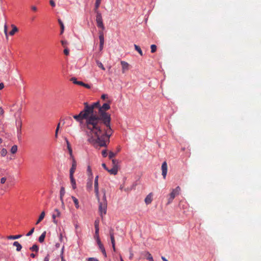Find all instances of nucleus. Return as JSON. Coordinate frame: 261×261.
Listing matches in <instances>:
<instances>
[{"label": "nucleus", "instance_id": "obj_1", "mask_svg": "<svg viewBox=\"0 0 261 261\" xmlns=\"http://www.w3.org/2000/svg\"><path fill=\"white\" fill-rule=\"evenodd\" d=\"M110 109L109 103H105L102 106H100L98 111L99 121L96 122V130H111L110 123L111 121V115L107 112Z\"/></svg>", "mask_w": 261, "mask_h": 261}, {"label": "nucleus", "instance_id": "obj_2", "mask_svg": "<svg viewBox=\"0 0 261 261\" xmlns=\"http://www.w3.org/2000/svg\"><path fill=\"white\" fill-rule=\"evenodd\" d=\"M88 141L93 145L98 144L100 147H106L110 141L111 135L107 132H87Z\"/></svg>", "mask_w": 261, "mask_h": 261}, {"label": "nucleus", "instance_id": "obj_3", "mask_svg": "<svg viewBox=\"0 0 261 261\" xmlns=\"http://www.w3.org/2000/svg\"><path fill=\"white\" fill-rule=\"evenodd\" d=\"M94 187L95 195L99 203L98 210L101 216L102 217L103 215H105L107 213L108 202L106 198V191L105 189H102L101 190L103 196L101 199L99 198L98 175L95 178Z\"/></svg>", "mask_w": 261, "mask_h": 261}, {"label": "nucleus", "instance_id": "obj_4", "mask_svg": "<svg viewBox=\"0 0 261 261\" xmlns=\"http://www.w3.org/2000/svg\"><path fill=\"white\" fill-rule=\"evenodd\" d=\"M84 109L86 112L90 116L88 119L89 124L92 125L96 124V122L99 121V117L97 116L98 112H96L94 109L97 108L98 110H99L100 106L99 101L93 103L91 105H89L87 102H84Z\"/></svg>", "mask_w": 261, "mask_h": 261}, {"label": "nucleus", "instance_id": "obj_5", "mask_svg": "<svg viewBox=\"0 0 261 261\" xmlns=\"http://www.w3.org/2000/svg\"><path fill=\"white\" fill-rule=\"evenodd\" d=\"M89 117L90 116L88 115L87 113L86 112L84 109L83 111L80 112L79 114L73 116V118L77 122H79L81 125H83L89 130H96V129H97L96 125H92L88 123Z\"/></svg>", "mask_w": 261, "mask_h": 261}, {"label": "nucleus", "instance_id": "obj_6", "mask_svg": "<svg viewBox=\"0 0 261 261\" xmlns=\"http://www.w3.org/2000/svg\"><path fill=\"white\" fill-rule=\"evenodd\" d=\"M96 14V21L98 28L101 29L103 31L105 30V26L102 21V18L101 13L99 11L95 12Z\"/></svg>", "mask_w": 261, "mask_h": 261}, {"label": "nucleus", "instance_id": "obj_7", "mask_svg": "<svg viewBox=\"0 0 261 261\" xmlns=\"http://www.w3.org/2000/svg\"><path fill=\"white\" fill-rule=\"evenodd\" d=\"M61 216V213L59 211V210H58V208L55 209L54 211L53 212V214L52 215V219H53V222L55 224H57L58 221L56 220V218H60Z\"/></svg>", "mask_w": 261, "mask_h": 261}, {"label": "nucleus", "instance_id": "obj_8", "mask_svg": "<svg viewBox=\"0 0 261 261\" xmlns=\"http://www.w3.org/2000/svg\"><path fill=\"white\" fill-rule=\"evenodd\" d=\"M99 50L101 51L103 48V45L105 42L104 36L103 31L99 32Z\"/></svg>", "mask_w": 261, "mask_h": 261}, {"label": "nucleus", "instance_id": "obj_9", "mask_svg": "<svg viewBox=\"0 0 261 261\" xmlns=\"http://www.w3.org/2000/svg\"><path fill=\"white\" fill-rule=\"evenodd\" d=\"M168 170V166L166 162H164L162 165V174L164 179L166 178Z\"/></svg>", "mask_w": 261, "mask_h": 261}, {"label": "nucleus", "instance_id": "obj_10", "mask_svg": "<svg viewBox=\"0 0 261 261\" xmlns=\"http://www.w3.org/2000/svg\"><path fill=\"white\" fill-rule=\"evenodd\" d=\"M180 191V188L179 186H177L175 189H172L169 196H171V198H174L176 195H179Z\"/></svg>", "mask_w": 261, "mask_h": 261}, {"label": "nucleus", "instance_id": "obj_11", "mask_svg": "<svg viewBox=\"0 0 261 261\" xmlns=\"http://www.w3.org/2000/svg\"><path fill=\"white\" fill-rule=\"evenodd\" d=\"M120 63L122 66V72L124 73L129 70V65L127 62L124 61H121Z\"/></svg>", "mask_w": 261, "mask_h": 261}, {"label": "nucleus", "instance_id": "obj_12", "mask_svg": "<svg viewBox=\"0 0 261 261\" xmlns=\"http://www.w3.org/2000/svg\"><path fill=\"white\" fill-rule=\"evenodd\" d=\"M76 162L74 158L72 159V163L71 168L70 169V174L69 175H73L76 170Z\"/></svg>", "mask_w": 261, "mask_h": 261}, {"label": "nucleus", "instance_id": "obj_13", "mask_svg": "<svg viewBox=\"0 0 261 261\" xmlns=\"http://www.w3.org/2000/svg\"><path fill=\"white\" fill-rule=\"evenodd\" d=\"M118 171V167H113V168L111 169H109L107 170L112 175H116L117 174Z\"/></svg>", "mask_w": 261, "mask_h": 261}, {"label": "nucleus", "instance_id": "obj_14", "mask_svg": "<svg viewBox=\"0 0 261 261\" xmlns=\"http://www.w3.org/2000/svg\"><path fill=\"white\" fill-rule=\"evenodd\" d=\"M152 200V194L150 193L145 198V202L146 204H149L151 203Z\"/></svg>", "mask_w": 261, "mask_h": 261}, {"label": "nucleus", "instance_id": "obj_15", "mask_svg": "<svg viewBox=\"0 0 261 261\" xmlns=\"http://www.w3.org/2000/svg\"><path fill=\"white\" fill-rule=\"evenodd\" d=\"M143 254L144 256L146 257L148 260L149 261H153V257L149 252L145 251L143 253Z\"/></svg>", "mask_w": 261, "mask_h": 261}, {"label": "nucleus", "instance_id": "obj_16", "mask_svg": "<svg viewBox=\"0 0 261 261\" xmlns=\"http://www.w3.org/2000/svg\"><path fill=\"white\" fill-rule=\"evenodd\" d=\"M11 27L12 30L9 32V35L13 36L16 32L18 31V29L14 24H11Z\"/></svg>", "mask_w": 261, "mask_h": 261}, {"label": "nucleus", "instance_id": "obj_17", "mask_svg": "<svg viewBox=\"0 0 261 261\" xmlns=\"http://www.w3.org/2000/svg\"><path fill=\"white\" fill-rule=\"evenodd\" d=\"M14 246L16 247V251H20L22 248V246L21 244L17 241H15L13 244Z\"/></svg>", "mask_w": 261, "mask_h": 261}, {"label": "nucleus", "instance_id": "obj_18", "mask_svg": "<svg viewBox=\"0 0 261 261\" xmlns=\"http://www.w3.org/2000/svg\"><path fill=\"white\" fill-rule=\"evenodd\" d=\"M69 176H70V181H71V184L72 186V188L73 189H75L76 188L75 180L74 179L73 175H69Z\"/></svg>", "mask_w": 261, "mask_h": 261}, {"label": "nucleus", "instance_id": "obj_19", "mask_svg": "<svg viewBox=\"0 0 261 261\" xmlns=\"http://www.w3.org/2000/svg\"><path fill=\"white\" fill-rule=\"evenodd\" d=\"M101 0H96L95 3L94 12L99 11L98 8L100 5Z\"/></svg>", "mask_w": 261, "mask_h": 261}, {"label": "nucleus", "instance_id": "obj_20", "mask_svg": "<svg viewBox=\"0 0 261 261\" xmlns=\"http://www.w3.org/2000/svg\"><path fill=\"white\" fill-rule=\"evenodd\" d=\"M45 212L44 211H43L41 213L37 221L36 222V224H38V223H39L44 219V218L45 217Z\"/></svg>", "mask_w": 261, "mask_h": 261}, {"label": "nucleus", "instance_id": "obj_21", "mask_svg": "<svg viewBox=\"0 0 261 261\" xmlns=\"http://www.w3.org/2000/svg\"><path fill=\"white\" fill-rule=\"evenodd\" d=\"M71 81L74 84L76 85H79L80 86H82L83 82L82 81H77L75 77H72L71 79Z\"/></svg>", "mask_w": 261, "mask_h": 261}, {"label": "nucleus", "instance_id": "obj_22", "mask_svg": "<svg viewBox=\"0 0 261 261\" xmlns=\"http://www.w3.org/2000/svg\"><path fill=\"white\" fill-rule=\"evenodd\" d=\"M92 188V180H89L87 182L86 188L88 191H91Z\"/></svg>", "mask_w": 261, "mask_h": 261}, {"label": "nucleus", "instance_id": "obj_23", "mask_svg": "<svg viewBox=\"0 0 261 261\" xmlns=\"http://www.w3.org/2000/svg\"><path fill=\"white\" fill-rule=\"evenodd\" d=\"M22 237V235L18 234V235H15V236H9L7 237V239L9 240H15L19 239Z\"/></svg>", "mask_w": 261, "mask_h": 261}, {"label": "nucleus", "instance_id": "obj_24", "mask_svg": "<svg viewBox=\"0 0 261 261\" xmlns=\"http://www.w3.org/2000/svg\"><path fill=\"white\" fill-rule=\"evenodd\" d=\"M65 194V190L64 187H61L60 190V200L62 201V199H63V197Z\"/></svg>", "mask_w": 261, "mask_h": 261}, {"label": "nucleus", "instance_id": "obj_25", "mask_svg": "<svg viewBox=\"0 0 261 261\" xmlns=\"http://www.w3.org/2000/svg\"><path fill=\"white\" fill-rule=\"evenodd\" d=\"M71 198L74 203L75 207L76 208H79L80 206H79V204L78 199L74 196H72Z\"/></svg>", "mask_w": 261, "mask_h": 261}, {"label": "nucleus", "instance_id": "obj_26", "mask_svg": "<svg viewBox=\"0 0 261 261\" xmlns=\"http://www.w3.org/2000/svg\"><path fill=\"white\" fill-rule=\"evenodd\" d=\"M110 239H111V243L112 245V247H113V250H114V251H115L116 249H115V241L114 236H111Z\"/></svg>", "mask_w": 261, "mask_h": 261}, {"label": "nucleus", "instance_id": "obj_27", "mask_svg": "<svg viewBox=\"0 0 261 261\" xmlns=\"http://www.w3.org/2000/svg\"><path fill=\"white\" fill-rule=\"evenodd\" d=\"M46 235V232L44 231L39 238V241L40 243H42L44 241V239Z\"/></svg>", "mask_w": 261, "mask_h": 261}, {"label": "nucleus", "instance_id": "obj_28", "mask_svg": "<svg viewBox=\"0 0 261 261\" xmlns=\"http://www.w3.org/2000/svg\"><path fill=\"white\" fill-rule=\"evenodd\" d=\"M18 149L17 146L16 145H13L11 149V152L12 154H15L17 152Z\"/></svg>", "mask_w": 261, "mask_h": 261}, {"label": "nucleus", "instance_id": "obj_29", "mask_svg": "<svg viewBox=\"0 0 261 261\" xmlns=\"http://www.w3.org/2000/svg\"><path fill=\"white\" fill-rule=\"evenodd\" d=\"M30 249L32 251L38 252L39 250V247L36 244H34L32 247H30Z\"/></svg>", "mask_w": 261, "mask_h": 261}, {"label": "nucleus", "instance_id": "obj_30", "mask_svg": "<svg viewBox=\"0 0 261 261\" xmlns=\"http://www.w3.org/2000/svg\"><path fill=\"white\" fill-rule=\"evenodd\" d=\"M134 47H135V49L139 53V54L141 56H143V53H142V51L141 48L140 47V46H139L138 45H137L136 44H135Z\"/></svg>", "mask_w": 261, "mask_h": 261}, {"label": "nucleus", "instance_id": "obj_31", "mask_svg": "<svg viewBox=\"0 0 261 261\" xmlns=\"http://www.w3.org/2000/svg\"><path fill=\"white\" fill-rule=\"evenodd\" d=\"M96 62L97 65L98 66V67H99L100 68H101L103 70H106L105 67L103 66V64L101 63V62H100L98 60H96Z\"/></svg>", "mask_w": 261, "mask_h": 261}, {"label": "nucleus", "instance_id": "obj_32", "mask_svg": "<svg viewBox=\"0 0 261 261\" xmlns=\"http://www.w3.org/2000/svg\"><path fill=\"white\" fill-rule=\"evenodd\" d=\"M58 21H59V23L61 27V34H62L64 30V26L63 23L62 22V21L61 20L59 19Z\"/></svg>", "mask_w": 261, "mask_h": 261}, {"label": "nucleus", "instance_id": "obj_33", "mask_svg": "<svg viewBox=\"0 0 261 261\" xmlns=\"http://www.w3.org/2000/svg\"><path fill=\"white\" fill-rule=\"evenodd\" d=\"M7 154V150L5 148H3L1 151V154L2 156H5Z\"/></svg>", "mask_w": 261, "mask_h": 261}, {"label": "nucleus", "instance_id": "obj_34", "mask_svg": "<svg viewBox=\"0 0 261 261\" xmlns=\"http://www.w3.org/2000/svg\"><path fill=\"white\" fill-rule=\"evenodd\" d=\"M116 154L117 153H114L113 152L110 151L109 154V158L112 160L113 159V158L116 156Z\"/></svg>", "mask_w": 261, "mask_h": 261}, {"label": "nucleus", "instance_id": "obj_35", "mask_svg": "<svg viewBox=\"0 0 261 261\" xmlns=\"http://www.w3.org/2000/svg\"><path fill=\"white\" fill-rule=\"evenodd\" d=\"M112 162L113 167L116 166V167H118V161L117 160L112 159Z\"/></svg>", "mask_w": 261, "mask_h": 261}, {"label": "nucleus", "instance_id": "obj_36", "mask_svg": "<svg viewBox=\"0 0 261 261\" xmlns=\"http://www.w3.org/2000/svg\"><path fill=\"white\" fill-rule=\"evenodd\" d=\"M151 48V52L153 53L156 50V46L154 44H152L150 46Z\"/></svg>", "mask_w": 261, "mask_h": 261}, {"label": "nucleus", "instance_id": "obj_37", "mask_svg": "<svg viewBox=\"0 0 261 261\" xmlns=\"http://www.w3.org/2000/svg\"><path fill=\"white\" fill-rule=\"evenodd\" d=\"M64 249V246H63L62 247V248L61 250V261H66V260L64 259V256H63Z\"/></svg>", "mask_w": 261, "mask_h": 261}, {"label": "nucleus", "instance_id": "obj_38", "mask_svg": "<svg viewBox=\"0 0 261 261\" xmlns=\"http://www.w3.org/2000/svg\"><path fill=\"white\" fill-rule=\"evenodd\" d=\"M99 221L98 220H96L94 222V227L95 228H99Z\"/></svg>", "mask_w": 261, "mask_h": 261}, {"label": "nucleus", "instance_id": "obj_39", "mask_svg": "<svg viewBox=\"0 0 261 261\" xmlns=\"http://www.w3.org/2000/svg\"><path fill=\"white\" fill-rule=\"evenodd\" d=\"M34 229H35V228L34 227L32 228L31 229V230L26 234V236L28 237L31 236L33 234V233L34 232Z\"/></svg>", "mask_w": 261, "mask_h": 261}, {"label": "nucleus", "instance_id": "obj_40", "mask_svg": "<svg viewBox=\"0 0 261 261\" xmlns=\"http://www.w3.org/2000/svg\"><path fill=\"white\" fill-rule=\"evenodd\" d=\"M4 33L6 36V38H8L7 27V25H6V24L4 26Z\"/></svg>", "mask_w": 261, "mask_h": 261}, {"label": "nucleus", "instance_id": "obj_41", "mask_svg": "<svg viewBox=\"0 0 261 261\" xmlns=\"http://www.w3.org/2000/svg\"><path fill=\"white\" fill-rule=\"evenodd\" d=\"M64 53L66 56H68L69 55V49L67 47L65 48V49L64 50Z\"/></svg>", "mask_w": 261, "mask_h": 261}, {"label": "nucleus", "instance_id": "obj_42", "mask_svg": "<svg viewBox=\"0 0 261 261\" xmlns=\"http://www.w3.org/2000/svg\"><path fill=\"white\" fill-rule=\"evenodd\" d=\"M101 154L103 157H106L108 155L107 151L106 150H103L101 152Z\"/></svg>", "mask_w": 261, "mask_h": 261}, {"label": "nucleus", "instance_id": "obj_43", "mask_svg": "<svg viewBox=\"0 0 261 261\" xmlns=\"http://www.w3.org/2000/svg\"><path fill=\"white\" fill-rule=\"evenodd\" d=\"M62 45L64 47H66V45L67 44V41L65 40H62L61 41Z\"/></svg>", "mask_w": 261, "mask_h": 261}, {"label": "nucleus", "instance_id": "obj_44", "mask_svg": "<svg viewBox=\"0 0 261 261\" xmlns=\"http://www.w3.org/2000/svg\"><path fill=\"white\" fill-rule=\"evenodd\" d=\"M109 233H110V236H114V229L113 228H111L110 229V231H109Z\"/></svg>", "mask_w": 261, "mask_h": 261}, {"label": "nucleus", "instance_id": "obj_45", "mask_svg": "<svg viewBox=\"0 0 261 261\" xmlns=\"http://www.w3.org/2000/svg\"><path fill=\"white\" fill-rule=\"evenodd\" d=\"M87 261H99L97 258L94 257L88 258Z\"/></svg>", "mask_w": 261, "mask_h": 261}, {"label": "nucleus", "instance_id": "obj_46", "mask_svg": "<svg viewBox=\"0 0 261 261\" xmlns=\"http://www.w3.org/2000/svg\"><path fill=\"white\" fill-rule=\"evenodd\" d=\"M82 86H83L87 89H90L91 88L90 85H89L87 84H85L84 83H83Z\"/></svg>", "mask_w": 261, "mask_h": 261}, {"label": "nucleus", "instance_id": "obj_47", "mask_svg": "<svg viewBox=\"0 0 261 261\" xmlns=\"http://www.w3.org/2000/svg\"><path fill=\"white\" fill-rule=\"evenodd\" d=\"M174 199V198H171V196H169V198H168V200L167 204H169L170 203H171Z\"/></svg>", "mask_w": 261, "mask_h": 261}, {"label": "nucleus", "instance_id": "obj_48", "mask_svg": "<svg viewBox=\"0 0 261 261\" xmlns=\"http://www.w3.org/2000/svg\"><path fill=\"white\" fill-rule=\"evenodd\" d=\"M17 129H21V122L20 121H18V122H17Z\"/></svg>", "mask_w": 261, "mask_h": 261}, {"label": "nucleus", "instance_id": "obj_49", "mask_svg": "<svg viewBox=\"0 0 261 261\" xmlns=\"http://www.w3.org/2000/svg\"><path fill=\"white\" fill-rule=\"evenodd\" d=\"M6 181V177H2L1 179V184H4Z\"/></svg>", "mask_w": 261, "mask_h": 261}, {"label": "nucleus", "instance_id": "obj_50", "mask_svg": "<svg viewBox=\"0 0 261 261\" xmlns=\"http://www.w3.org/2000/svg\"><path fill=\"white\" fill-rule=\"evenodd\" d=\"M65 140H66V142L67 143V148L68 149H69V148H71V146H70V145L69 144V141H68V140L66 138L65 139Z\"/></svg>", "mask_w": 261, "mask_h": 261}, {"label": "nucleus", "instance_id": "obj_51", "mask_svg": "<svg viewBox=\"0 0 261 261\" xmlns=\"http://www.w3.org/2000/svg\"><path fill=\"white\" fill-rule=\"evenodd\" d=\"M107 98H108V95L105 94H102L101 96V98L103 100Z\"/></svg>", "mask_w": 261, "mask_h": 261}, {"label": "nucleus", "instance_id": "obj_52", "mask_svg": "<svg viewBox=\"0 0 261 261\" xmlns=\"http://www.w3.org/2000/svg\"><path fill=\"white\" fill-rule=\"evenodd\" d=\"M61 201V206H62V208L63 209V210H65V204H64V200L63 199H62V201Z\"/></svg>", "mask_w": 261, "mask_h": 261}, {"label": "nucleus", "instance_id": "obj_53", "mask_svg": "<svg viewBox=\"0 0 261 261\" xmlns=\"http://www.w3.org/2000/svg\"><path fill=\"white\" fill-rule=\"evenodd\" d=\"M68 151H69V154L70 155V156L73 159V156L72 155V149L71 148H69L68 149Z\"/></svg>", "mask_w": 261, "mask_h": 261}, {"label": "nucleus", "instance_id": "obj_54", "mask_svg": "<svg viewBox=\"0 0 261 261\" xmlns=\"http://www.w3.org/2000/svg\"><path fill=\"white\" fill-rule=\"evenodd\" d=\"M95 234L97 236V237H99V228H95Z\"/></svg>", "mask_w": 261, "mask_h": 261}, {"label": "nucleus", "instance_id": "obj_55", "mask_svg": "<svg viewBox=\"0 0 261 261\" xmlns=\"http://www.w3.org/2000/svg\"><path fill=\"white\" fill-rule=\"evenodd\" d=\"M4 114V110L2 108V107H0V115H3Z\"/></svg>", "mask_w": 261, "mask_h": 261}, {"label": "nucleus", "instance_id": "obj_56", "mask_svg": "<svg viewBox=\"0 0 261 261\" xmlns=\"http://www.w3.org/2000/svg\"><path fill=\"white\" fill-rule=\"evenodd\" d=\"M31 9H32L33 11H34L36 12V11H37V8L36 6H32L31 7Z\"/></svg>", "mask_w": 261, "mask_h": 261}, {"label": "nucleus", "instance_id": "obj_57", "mask_svg": "<svg viewBox=\"0 0 261 261\" xmlns=\"http://www.w3.org/2000/svg\"><path fill=\"white\" fill-rule=\"evenodd\" d=\"M49 254H47L45 258H44L43 261H49Z\"/></svg>", "mask_w": 261, "mask_h": 261}, {"label": "nucleus", "instance_id": "obj_58", "mask_svg": "<svg viewBox=\"0 0 261 261\" xmlns=\"http://www.w3.org/2000/svg\"><path fill=\"white\" fill-rule=\"evenodd\" d=\"M49 3H50V5L52 7H55V2L53 0H50Z\"/></svg>", "mask_w": 261, "mask_h": 261}, {"label": "nucleus", "instance_id": "obj_59", "mask_svg": "<svg viewBox=\"0 0 261 261\" xmlns=\"http://www.w3.org/2000/svg\"><path fill=\"white\" fill-rule=\"evenodd\" d=\"M102 166L103 167V168L106 170L107 171L108 170V168L107 167L106 164L102 163Z\"/></svg>", "mask_w": 261, "mask_h": 261}, {"label": "nucleus", "instance_id": "obj_60", "mask_svg": "<svg viewBox=\"0 0 261 261\" xmlns=\"http://www.w3.org/2000/svg\"><path fill=\"white\" fill-rule=\"evenodd\" d=\"M97 243L98 245V246L100 244H102L100 240V239H99V237H97Z\"/></svg>", "mask_w": 261, "mask_h": 261}, {"label": "nucleus", "instance_id": "obj_61", "mask_svg": "<svg viewBox=\"0 0 261 261\" xmlns=\"http://www.w3.org/2000/svg\"><path fill=\"white\" fill-rule=\"evenodd\" d=\"M99 247L100 248V249L101 250H102V249H105L104 247H103V245H102V244H100L99 246Z\"/></svg>", "mask_w": 261, "mask_h": 261}, {"label": "nucleus", "instance_id": "obj_62", "mask_svg": "<svg viewBox=\"0 0 261 261\" xmlns=\"http://www.w3.org/2000/svg\"><path fill=\"white\" fill-rule=\"evenodd\" d=\"M102 254L106 257L107 256V253H106V250L105 249H102V250H101Z\"/></svg>", "mask_w": 261, "mask_h": 261}, {"label": "nucleus", "instance_id": "obj_63", "mask_svg": "<svg viewBox=\"0 0 261 261\" xmlns=\"http://www.w3.org/2000/svg\"><path fill=\"white\" fill-rule=\"evenodd\" d=\"M88 171L90 174H92V171L90 166L88 167Z\"/></svg>", "mask_w": 261, "mask_h": 261}, {"label": "nucleus", "instance_id": "obj_64", "mask_svg": "<svg viewBox=\"0 0 261 261\" xmlns=\"http://www.w3.org/2000/svg\"><path fill=\"white\" fill-rule=\"evenodd\" d=\"M4 85L3 83H0V90H2L4 88Z\"/></svg>", "mask_w": 261, "mask_h": 261}]
</instances>
